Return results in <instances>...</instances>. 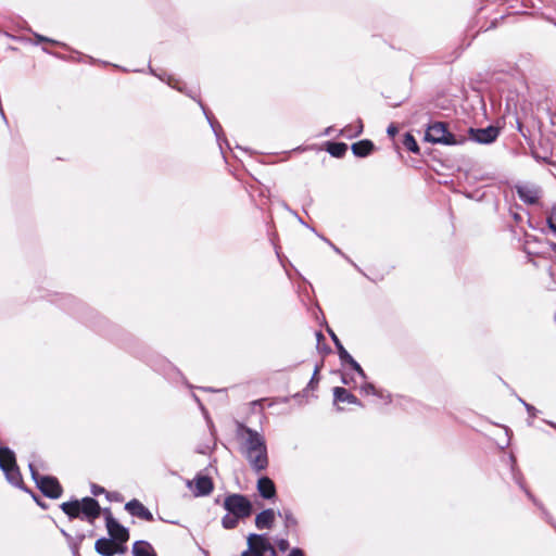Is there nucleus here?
<instances>
[{"mask_svg":"<svg viewBox=\"0 0 556 556\" xmlns=\"http://www.w3.org/2000/svg\"><path fill=\"white\" fill-rule=\"evenodd\" d=\"M236 426L241 453L255 472L264 471L269 464L265 438L242 422L238 421Z\"/></svg>","mask_w":556,"mask_h":556,"instance_id":"obj_1","label":"nucleus"},{"mask_svg":"<svg viewBox=\"0 0 556 556\" xmlns=\"http://www.w3.org/2000/svg\"><path fill=\"white\" fill-rule=\"evenodd\" d=\"M60 508L70 519L80 518L87 520L91 525L101 515L99 502L89 496L81 500L64 502L60 505Z\"/></svg>","mask_w":556,"mask_h":556,"instance_id":"obj_2","label":"nucleus"},{"mask_svg":"<svg viewBox=\"0 0 556 556\" xmlns=\"http://www.w3.org/2000/svg\"><path fill=\"white\" fill-rule=\"evenodd\" d=\"M28 467L33 480L45 496L55 500L62 495L63 489L55 477L40 476L33 464H29Z\"/></svg>","mask_w":556,"mask_h":556,"instance_id":"obj_3","label":"nucleus"},{"mask_svg":"<svg viewBox=\"0 0 556 556\" xmlns=\"http://www.w3.org/2000/svg\"><path fill=\"white\" fill-rule=\"evenodd\" d=\"M224 508L241 519L250 517L253 510L252 503L249 498L238 493L229 494L225 497Z\"/></svg>","mask_w":556,"mask_h":556,"instance_id":"obj_4","label":"nucleus"},{"mask_svg":"<svg viewBox=\"0 0 556 556\" xmlns=\"http://www.w3.org/2000/svg\"><path fill=\"white\" fill-rule=\"evenodd\" d=\"M425 139L432 143H441L446 146L458 143L455 135L450 132L446 128V125L442 122H435L432 125H429L426 130Z\"/></svg>","mask_w":556,"mask_h":556,"instance_id":"obj_5","label":"nucleus"},{"mask_svg":"<svg viewBox=\"0 0 556 556\" xmlns=\"http://www.w3.org/2000/svg\"><path fill=\"white\" fill-rule=\"evenodd\" d=\"M556 252V244L546 242L545 247L542 250L539 251H532L528 250V254H533L535 257L532 260L533 265L538 268H544L547 274L551 276V278L554 277L553 273V260H551L548 256L552 255V253Z\"/></svg>","mask_w":556,"mask_h":556,"instance_id":"obj_6","label":"nucleus"},{"mask_svg":"<svg viewBox=\"0 0 556 556\" xmlns=\"http://www.w3.org/2000/svg\"><path fill=\"white\" fill-rule=\"evenodd\" d=\"M248 545L254 556H277L274 546L264 534L251 533L248 538Z\"/></svg>","mask_w":556,"mask_h":556,"instance_id":"obj_7","label":"nucleus"},{"mask_svg":"<svg viewBox=\"0 0 556 556\" xmlns=\"http://www.w3.org/2000/svg\"><path fill=\"white\" fill-rule=\"evenodd\" d=\"M515 190L518 198L528 205L538 204L542 197L541 188L530 182L517 184Z\"/></svg>","mask_w":556,"mask_h":556,"instance_id":"obj_8","label":"nucleus"},{"mask_svg":"<svg viewBox=\"0 0 556 556\" xmlns=\"http://www.w3.org/2000/svg\"><path fill=\"white\" fill-rule=\"evenodd\" d=\"M105 526L110 534V540L127 542L129 540V531L122 526L111 514L110 509L104 510Z\"/></svg>","mask_w":556,"mask_h":556,"instance_id":"obj_9","label":"nucleus"},{"mask_svg":"<svg viewBox=\"0 0 556 556\" xmlns=\"http://www.w3.org/2000/svg\"><path fill=\"white\" fill-rule=\"evenodd\" d=\"M471 138L479 143H492L500 135V129L495 126H488L485 128H470Z\"/></svg>","mask_w":556,"mask_h":556,"instance_id":"obj_10","label":"nucleus"},{"mask_svg":"<svg viewBox=\"0 0 556 556\" xmlns=\"http://www.w3.org/2000/svg\"><path fill=\"white\" fill-rule=\"evenodd\" d=\"M125 509L134 517L140 518L146 521H153L152 513L139 501L131 500L125 505Z\"/></svg>","mask_w":556,"mask_h":556,"instance_id":"obj_11","label":"nucleus"},{"mask_svg":"<svg viewBox=\"0 0 556 556\" xmlns=\"http://www.w3.org/2000/svg\"><path fill=\"white\" fill-rule=\"evenodd\" d=\"M257 491L260 493V495L265 498V500H271L276 496V485L274 483V481L264 476V477H261L258 480H257Z\"/></svg>","mask_w":556,"mask_h":556,"instance_id":"obj_12","label":"nucleus"},{"mask_svg":"<svg viewBox=\"0 0 556 556\" xmlns=\"http://www.w3.org/2000/svg\"><path fill=\"white\" fill-rule=\"evenodd\" d=\"M333 400L334 403H348L363 406L362 402L354 394L342 387L333 388Z\"/></svg>","mask_w":556,"mask_h":556,"instance_id":"obj_13","label":"nucleus"},{"mask_svg":"<svg viewBox=\"0 0 556 556\" xmlns=\"http://www.w3.org/2000/svg\"><path fill=\"white\" fill-rule=\"evenodd\" d=\"M275 522V511L271 508L264 509L255 517V526L258 530L271 529Z\"/></svg>","mask_w":556,"mask_h":556,"instance_id":"obj_14","label":"nucleus"},{"mask_svg":"<svg viewBox=\"0 0 556 556\" xmlns=\"http://www.w3.org/2000/svg\"><path fill=\"white\" fill-rule=\"evenodd\" d=\"M213 481L207 476H198L195 478V495L205 496L213 491Z\"/></svg>","mask_w":556,"mask_h":556,"instance_id":"obj_15","label":"nucleus"},{"mask_svg":"<svg viewBox=\"0 0 556 556\" xmlns=\"http://www.w3.org/2000/svg\"><path fill=\"white\" fill-rule=\"evenodd\" d=\"M352 152L355 156L365 157L368 156L375 149L372 141L368 139L361 140L352 144Z\"/></svg>","mask_w":556,"mask_h":556,"instance_id":"obj_16","label":"nucleus"},{"mask_svg":"<svg viewBox=\"0 0 556 556\" xmlns=\"http://www.w3.org/2000/svg\"><path fill=\"white\" fill-rule=\"evenodd\" d=\"M16 464L15 454L7 446H0V469L4 470L5 467L10 468Z\"/></svg>","mask_w":556,"mask_h":556,"instance_id":"obj_17","label":"nucleus"},{"mask_svg":"<svg viewBox=\"0 0 556 556\" xmlns=\"http://www.w3.org/2000/svg\"><path fill=\"white\" fill-rule=\"evenodd\" d=\"M5 475L7 480L16 488H23V478L17 465L2 470Z\"/></svg>","mask_w":556,"mask_h":556,"instance_id":"obj_18","label":"nucleus"},{"mask_svg":"<svg viewBox=\"0 0 556 556\" xmlns=\"http://www.w3.org/2000/svg\"><path fill=\"white\" fill-rule=\"evenodd\" d=\"M114 540L100 538L94 543V549L101 556H113Z\"/></svg>","mask_w":556,"mask_h":556,"instance_id":"obj_19","label":"nucleus"},{"mask_svg":"<svg viewBox=\"0 0 556 556\" xmlns=\"http://www.w3.org/2000/svg\"><path fill=\"white\" fill-rule=\"evenodd\" d=\"M134 556H156L152 545L147 541H136L132 545Z\"/></svg>","mask_w":556,"mask_h":556,"instance_id":"obj_20","label":"nucleus"},{"mask_svg":"<svg viewBox=\"0 0 556 556\" xmlns=\"http://www.w3.org/2000/svg\"><path fill=\"white\" fill-rule=\"evenodd\" d=\"M363 132V123L362 119H357L355 125H346L340 130V135L348 139H353L359 136Z\"/></svg>","mask_w":556,"mask_h":556,"instance_id":"obj_21","label":"nucleus"},{"mask_svg":"<svg viewBox=\"0 0 556 556\" xmlns=\"http://www.w3.org/2000/svg\"><path fill=\"white\" fill-rule=\"evenodd\" d=\"M326 150L331 156L342 157L348 151V146L344 142H328Z\"/></svg>","mask_w":556,"mask_h":556,"instance_id":"obj_22","label":"nucleus"},{"mask_svg":"<svg viewBox=\"0 0 556 556\" xmlns=\"http://www.w3.org/2000/svg\"><path fill=\"white\" fill-rule=\"evenodd\" d=\"M279 516L283 518L285 527L288 531L296 530L298 520L290 509H283L282 513H279Z\"/></svg>","mask_w":556,"mask_h":556,"instance_id":"obj_23","label":"nucleus"},{"mask_svg":"<svg viewBox=\"0 0 556 556\" xmlns=\"http://www.w3.org/2000/svg\"><path fill=\"white\" fill-rule=\"evenodd\" d=\"M328 331H329L331 339L338 350V354H339L341 362L344 361L346 357H350L351 354L344 349V346L342 345L341 341L336 336V333L333 331H331L330 329Z\"/></svg>","mask_w":556,"mask_h":556,"instance_id":"obj_24","label":"nucleus"},{"mask_svg":"<svg viewBox=\"0 0 556 556\" xmlns=\"http://www.w3.org/2000/svg\"><path fill=\"white\" fill-rule=\"evenodd\" d=\"M240 519L241 518L236 517V515L227 511V514L222 518V525L227 530L235 529L238 526Z\"/></svg>","mask_w":556,"mask_h":556,"instance_id":"obj_25","label":"nucleus"},{"mask_svg":"<svg viewBox=\"0 0 556 556\" xmlns=\"http://www.w3.org/2000/svg\"><path fill=\"white\" fill-rule=\"evenodd\" d=\"M403 146L410 152L413 153H418L419 152V147H418V143L416 141V139L414 138V136L409 132H406L405 136H404V139H403Z\"/></svg>","mask_w":556,"mask_h":556,"instance_id":"obj_26","label":"nucleus"},{"mask_svg":"<svg viewBox=\"0 0 556 556\" xmlns=\"http://www.w3.org/2000/svg\"><path fill=\"white\" fill-rule=\"evenodd\" d=\"M150 72H151V74H153V75L157 76L161 80H165V76H166V74H164V76H162V75H157V74H156V73H155L151 67H150ZM166 81H167V84H168L170 87H173V88H175V89L179 90L180 92H185L184 87H182L181 83H180L178 79H176V78H174V77H172V76H168V77H167V79H166Z\"/></svg>","mask_w":556,"mask_h":556,"instance_id":"obj_27","label":"nucleus"},{"mask_svg":"<svg viewBox=\"0 0 556 556\" xmlns=\"http://www.w3.org/2000/svg\"><path fill=\"white\" fill-rule=\"evenodd\" d=\"M201 106L204 111V114L206 115L207 121L210 122V125H211L213 131L215 132V135L217 137V140H219L220 134L223 131L220 124L217 121H215L212 116L208 115V113L206 112L205 108L202 104H201Z\"/></svg>","mask_w":556,"mask_h":556,"instance_id":"obj_28","label":"nucleus"},{"mask_svg":"<svg viewBox=\"0 0 556 556\" xmlns=\"http://www.w3.org/2000/svg\"><path fill=\"white\" fill-rule=\"evenodd\" d=\"M513 476H514L515 482L526 492L528 497L535 501L533 498L532 494L530 493V491L528 489H526L525 479H523L522 475L519 471H515V469L513 468ZM534 503L536 504V502H534Z\"/></svg>","mask_w":556,"mask_h":556,"instance_id":"obj_29","label":"nucleus"},{"mask_svg":"<svg viewBox=\"0 0 556 556\" xmlns=\"http://www.w3.org/2000/svg\"><path fill=\"white\" fill-rule=\"evenodd\" d=\"M344 364H349L353 370H355L363 379H366V374L361 367V365L350 355V357H346L344 361H342Z\"/></svg>","mask_w":556,"mask_h":556,"instance_id":"obj_30","label":"nucleus"},{"mask_svg":"<svg viewBox=\"0 0 556 556\" xmlns=\"http://www.w3.org/2000/svg\"><path fill=\"white\" fill-rule=\"evenodd\" d=\"M519 401L525 405V407L529 414L530 419L528 420V425L532 426V424H533L532 418H534L536 416L538 409L533 405L525 402L522 399H519Z\"/></svg>","mask_w":556,"mask_h":556,"instance_id":"obj_31","label":"nucleus"},{"mask_svg":"<svg viewBox=\"0 0 556 556\" xmlns=\"http://www.w3.org/2000/svg\"><path fill=\"white\" fill-rule=\"evenodd\" d=\"M361 392L366 394V395H369V394H379L378 393V389H376V387L372 384V383H369V382H365L362 387H361Z\"/></svg>","mask_w":556,"mask_h":556,"instance_id":"obj_32","label":"nucleus"},{"mask_svg":"<svg viewBox=\"0 0 556 556\" xmlns=\"http://www.w3.org/2000/svg\"><path fill=\"white\" fill-rule=\"evenodd\" d=\"M127 552L126 542L114 541L113 543V555L125 554Z\"/></svg>","mask_w":556,"mask_h":556,"instance_id":"obj_33","label":"nucleus"},{"mask_svg":"<svg viewBox=\"0 0 556 556\" xmlns=\"http://www.w3.org/2000/svg\"><path fill=\"white\" fill-rule=\"evenodd\" d=\"M67 543H68V546H70V548H71V551H72L73 556H80V555H79V548H80V545H81V544H80V543H78V542L74 539V536H73V538H72V540H70Z\"/></svg>","mask_w":556,"mask_h":556,"instance_id":"obj_34","label":"nucleus"},{"mask_svg":"<svg viewBox=\"0 0 556 556\" xmlns=\"http://www.w3.org/2000/svg\"><path fill=\"white\" fill-rule=\"evenodd\" d=\"M556 211V207L553 206L552 207V212L549 214V216H547L546 218V222H547V225L549 227V229L553 231V232H556V219L554 217V212Z\"/></svg>","mask_w":556,"mask_h":556,"instance_id":"obj_35","label":"nucleus"},{"mask_svg":"<svg viewBox=\"0 0 556 556\" xmlns=\"http://www.w3.org/2000/svg\"><path fill=\"white\" fill-rule=\"evenodd\" d=\"M91 493H92V495H94V496H98V495H100V494L106 493L108 498H110V495H111L110 493H108V492L105 491V489H104V488H102V486H100V485H98V484H94V483H93V484H91Z\"/></svg>","mask_w":556,"mask_h":556,"instance_id":"obj_36","label":"nucleus"},{"mask_svg":"<svg viewBox=\"0 0 556 556\" xmlns=\"http://www.w3.org/2000/svg\"><path fill=\"white\" fill-rule=\"evenodd\" d=\"M319 368H320L319 366H316V367H315V370H314V372H313V376H312V378H311V381H309V383H308V387L314 388V387H315V384H317V383H318V380H319V378H318Z\"/></svg>","mask_w":556,"mask_h":556,"instance_id":"obj_37","label":"nucleus"},{"mask_svg":"<svg viewBox=\"0 0 556 556\" xmlns=\"http://www.w3.org/2000/svg\"><path fill=\"white\" fill-rule=\"evenodd\" d=\"M277 546L278 548L281 551V552H286L287 549H289L290 547V544H289V541L287 539H279L277 541Z\"/></svg>","mask_w":556,"mask_h":556,"instance_id":"obj_38","label":"nucleus"},{"mask_svg":"<svg viewBox=\"0 0 556 556\" xmlns=\"http://www.w3.org/2000/svg\"><path fill=\"white\" fill-rule=\"evenodd\" d=\"M35 37L37 39V42H50V43H54V45H60V42H58V41H55L53 39H50L48 37H45L42 35L36 34Z\"/></svg>","mask_w":556,"mask_h":556,"instance_id":"obj_39","label":"nucleus"},{"mask_svg":"<svg viewBox=\"0 0 556 556\" xmlns=\"http://www.w3.org/2000/svg\"><path fill=\"white\" fill-rule=\"evenodd\" d=\"M536 159H541L546 163L553 164L552 157L553 153L551 155H541L538 151L534 152Z\"/></svg>","mask_w":556,"mask_h":556,"instance_id":"obj_40","label":"nucleus"},{"mask_svg":"<svg viewBox=\"0 0 556 556\" xmlns=\"http://www.w3.org/2000/svg\"><path fill=\"white\" fill-rule=\"evenodd\" d=\"M397 127L394 124H391L387 129L388 135L392 138L397 134Z\"/></svg>","mask_w":556,"mask_h":556,"instance_id":"obj_41","label":"nucleus"},{"mask_svg":"<svg viewBox=\"0 0 556 556\" xmlns=\"http://www.w3.org/2000/svg\"><path fill=\"white\" fill-rule=\"evenodd\" d=\"M319 237H320L324 241H326V242H327V243H328V244L333 249V251H334L336 253L343 255L342 251H341L338 247H336L331 241H329L327 238H325V237H323V236H319Z\"/></svg>","mask_w":556,"mask_h":556,"instance_id":"obj_42","label":"nucleus"},{"mask_svg":"<svg viewBox=\"0 0 556 556\" xmlns=\"http://www.w3.org/2000/svg\"><path fill=\"white\" fill-rule=\"evenodd\" d=\"M378 393L379 394H375L376 396L384 400L387 403L391 402V395L390 394H384V392L382 390H378Z\"/></svg>","mask_w":556,"mask_h":556,"instance_id":"obj_43","label":"nucleus"},{"mask_svg":"<svg viewBox=\"0 0 556 556\" xmlns=\"http://www.w3.org/2000/svg\"><path fill=\"white\" fill-rule=\"evenodd\" d=\"M288 556H305L301 548L294 547L291 549Z\"/></svg>","mask_w":556,"mask_h":556,"instance_id":"obj_44","label":"nucleus"},{"mask_svg":"<svg viewBox=\"0 0 556 556\" xmlns=\"http://www.w3.org/2000/svg\"><path fill=\"white\" fill-rule=\"evenodd\" d=\"M86 535L85 533H78L76 534V536H74V539L78 542V543H83V541L85 540Z\"/></svg>","mask_w":556,"mask_h":556,"instance_id":"obj_45","label":"nucleus"},{"mask_svg":"<svg viewBox=\"0 0 556 556\" xmlns=\"http://www.w3.org/2000/svg\"><path fill=\"white\" fill-rule=\"evenodd\" d=\"M342 382H343L344 384H350V382H351V378H349L346 374H343V375H342Z\"/></svg>","mask_w":556,"mask_h":556,"instance_id":"obj_46","label":"nucleus"},{"mask_svg":"<svg viewBox=\"0 0 556 556\" xmlns=\"http://www.w3.org/2000/svg\"><path fill=\"white\" fill-rule=\"evenodd\" d=\"M61 533L62 535L66 539V541L68 542L70 540H72V535L70 533H67L65 530H61Z\"/></svg>","mask_w":556,"mask_h":556,"instance_id":"obj_47","label":"nucleus"},{"mask_svg":"<svg viewBox=\"0 0 556 556\" xmlns=\"http://www.w3.org/2000/svg\"><path fill=\"white\" fill-rule=\"evenodd\" d=\"M317 341L319 342L321 339H324V334L320 331L316 332Z\"/></svg>","mask_w":556,"mask_h":556,"instance_id":"obj_48","label":"nucleus"},{"mask_svg":"<svg viewBox=\"0 0 556 556\" xmlns=\"http://www.w3.org/2000/svg\"><path fill=\"white\" fill-rule=\"evenodd\" d=\"M332 127H328L326 130H325V135L329 136L332 131Z\"/></svg>","mask_w":556,"mask_h":556,"instance_id":"obj_49","label":"nucleus"},{"mask_svg":"<svg viewBox=\"0 0 556 556\" xmlns=\"http://www.w3.org/2000/svg\"><path fill=\"white\" fill-rule=\"evenodd\" d=\"M547 424H548L551 427H553V428H555V429H556V424H555V422H553V421H547Z\"/></svg>","mask_w":556,"mask_h":556,"instance_id":"obj_50","label":"nucleus"},{"mask_svg":"<svg viewBox=\"0 0 556 556\" xmlns=\"http://www.w3.org/2000/svg\"><path fill=\"white\" fill-rule=\"evenodd\" d=\"M34 498L37 501V503H38L40 506L45 507L43 502H39L35 496H34Z\"/></svg>","mask_w":556,"mask_h":556,"instance_id":"obj_51","label":"nucleus"},{"mask_svg":"<svg viewBox=\"0 0 556 556\" xmlns=\"http://www.w3.org/2000/svg\"><path fill=\"white\" fill-rule=\"evenodd\" d=\"M248 551L247 552H243L241 556H248Z\"/></svg>","mask_w":556,"mask_h":556,"instance_id":"obj_52","label":"nucleus"}]
</instances>
